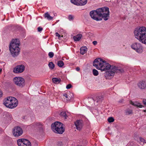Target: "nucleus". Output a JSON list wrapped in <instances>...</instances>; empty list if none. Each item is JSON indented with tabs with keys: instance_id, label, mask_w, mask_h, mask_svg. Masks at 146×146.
Returning <instances> with one entry per match:
<instances>
[{
	"instance_id": "nucleus-1",
	"label": "nucleus",
	"mask_w": 146,
	"mask_h": 146,
	"mask_svg": "<svg viewBox=\"0 0 146 146\" xmlns=\"http://www.w3.org/2000/svg\"><path fill=\"white\" fill-rule=\"evenodd\" d=\"M109 9L107 7H104L93 10L90 13L91 18L96 21H101L102 18L105 21L108 20L109 17Z\"/></svg>"
},
{
	"instance_id": "nucleus-2",
	"label": "nucleus",
	"mask_w": 146,
	"mask_h": 146,
	"mask_svg": "<svg viewBox=\"0 0 146 146\" xmlns=\"http://www.w3.org/2000/svg\"><path fill=\"white\" fill-rule=\"evenodd\" d=\"M134 33L135 38L139 42L146 44V27L139 26L135 28Z\"/></svg>"
},
{
	"instance_id": "nucleus-3",
	"label": "nucleus",
	"mask_w": 146,
	"mask_h": 146,
	"mask_svg": "<svg viewBox=\"0 0 146 146\" xmlns=\"http://www.w3.org/2000/svg\"><path fill=\"white\" fill-rule=\"evenodd\" d=\"M20 44L19 40L17 39H13L10 43L9 50L13 57H16L19 54L21 50Z\"/></svg>"
},
{
	"instance_id": "nucleus-4",
	"label": "nucleus",
	"mask_w": 146,
	"mask_h": 146,
	"mask_svg": "<svg viewBox=\"0 0 146 146\" xmlns=\"http://www.w3.org/2000/svg\"><path fill=\"white\" fill-rule=\"evenodd\" d=\"M96 68L100 70L101 71H104L110 69V70L106 72L105 76L108 77L109 76H113L115 73L114 66H111L110 64H93Z\"/></svg>"
},
{
	"instance_id": "nucleus-5",
	"label": "nucleus",
	"mask_w": 146,
	"mask_h": 146,
	"mask_svg": "<svg viewBox=\"0 0 146 146\" xmlns=\"http://www.w3.org/2000/svg\"><path fill=\"white\" fill-rule=\"evenodd\" d=\"M3 104L6 107L12 109L15 108L17 106L18 102L15 98L9 97L5 99Z\"/></svg>"
},
{
	"instance_id": "nucleus-6",
	"label": "nucleus",
	"mask_w": 146,
	"mask_h": 146,
	"mask_svg": "<svg viewBox=\"0 0 146 146\" xmlns=\"http://www.w3.org/2000/svg\"><path fill=\"white\" fill-rule=\"evenodd\" d=\"M51 127L52 131L56 133L61 134L64 131L62 123L59 122H55L52 123Z\"/></svg>"
},
{
	"instance_id": "nucleus-7",
	"label": "nucleus",
	"mask_w": 146,
	"mask_h": 146,
	"mask_svg": "<svg viewBox=\"0 0 146 146\" xmlns=\"http://www.w3.org/2000/svg\"><path fill=\"white\" fill-rule=\"evenodd\" d=\"M130 47L133 50L138 54H141L143 52V46L139 42H133L131 44Z\"/></svg>"
},
{
	"instance_id": "nucleus-8",
	"label": "nucleus",
	"mask_w": 146,
	"mask_h": 146,
	"mask_svg": "<svg viewBox=\"0 0 146 146\" xmlns=\"http://www.w3.org/2000/svg\"><path fill=\"white\" fill-rule=\"evenodd\" d=\"M14 83L21 88L24 86L25 84L24 79L21 77H15L13 79Z\"/></svg>"
},
{
	"instance_id": "nucleus-9",
	"label": "nucleus",
	"mask_w": 146,
	"mask_h": 146,
	"mask_svg": "<svg viewBox=\"0 0 146 146\" xmlns=\"http://www.w3.org/2000/svg\"><path fill=\"white\" fill-rule=\"evenodd\" d=\"M17 144L19 146H31L30 142L28 140L21 139H19L17 141Z\"/></svg>"
},
{
	"instance_id": "nucleus-10",
	"label": "nucleus",
	"mask_w": 146,
	"mask_h": 146,
	"mask_svg": "<svg viewBox=\"0 0 146 146\" xmlns=\"http://www.w3.org/2000/svg\"><path fill=\"white\" fill-rule=\"evenodd\" d=\"M22 128L19 127H15L13 129V134L15 137H18L21 135L23 133Z\"/></svg>"
},
{
	"instance_id": "nucleus-11",
	"label": "nucleus",
	"mask_w": 146,
	"mask_h": 146,
	"mask_svg": "<svg viewBox=\"0 0 146 146\" xmlns=\"http://www.w3.org/2000/svg\"><path fill=\"white\" fill-rule=\"evenodd\" d=\"M112 62L110 60H104L101 58H97L94 60L93 62V64L97 63V64H109Z\"/></svg>"
},
{
	"instance_id": "nucleus-12",
	"label": "nucleus",
	"mask_w": 146,
	"mask_h": 146,
	"mask_svg": "<svg viewBox=\"0 0 146 146\" xmlns=\"http://www.w3.org/2000/svg\"><path fill=\"white\" fill-rule=\"evenodd\" d=\"M70 1L72 3L77 6L84 5L87 2V0H71Z\"/></svg>"
},
{
	"instance_id": "nucleus-13",
	"label": "nucleus",
	"mask_w": 146,
	"mask_h": 146,
	"mask_svg": "<svg viewBox=\"0 0 146 146\" xmlns=\"http://www.w3.org/2000/svg\"><path fill=\"white\" fill-rule=\"evenodd\" d=\"M25 68V66L23 64L18 65L13 68V72L15 73H21L24 71Z\"/></svg>"
},
{
	"instance_id": "nucleus-14",
	"label": "nucleus",
	"mask_w": 146,
	"mask_h": 146,
	"mask_svg": "<svg viewBox=\"0 0 146 146\" xmlns=\"http://www.w3.org/2000/svg\"><path fill=\"white\" fill-rule=\"evenodd\" d=\"M74 124L76 129L80 131L83 127V122L81 120H78L75 122Z\"/></svg>"
},
{
	"instance_id": "nucleus-15",
	"label": "nucleus",
	"mask_w": 146,
	"mask_h": 146,
	"mask_svg": "<svg viewBox=\"0 0 146 146\" xmlns=\"http://www.w3.org/2000/svg\"><path fill=\"white\" fill-rule=\"evenodd\" d=\"M139 88L141 89H146V81H142L137 84Z\"/></svg>"
},
{
	"instance_id": "nucleus-16",
	"label": "nucleus",
	"mask_w": 146,
	"mask_h": 146,
	"mask_svg": "<svg viewBox=\"0 0 146 146\" xmlns=\"http://www.w3.org/2000/svg\"><path fill=\"white\" fill-rule=\"evenodd\" d=\"M129 103L132 105L139 108H142L144 106L141 105V104L138 101H135L133 102L131 100L129 101Z\"/></svg>"
},
{
	"instance_id": "nucleus-17",
	"label": "nucleus",
	"mask_w": 146,
	"mask_h": 146,
	"mask_svg": "<svg viewBox=\"0 0 146 146\" xmlns=\"http://www.w3.org/2000/svg\"><path fill=\"white\" fill-rule=\"evenodd\" d=\"M114 67L116 73H122L124 72V70L120 67H117L114 66Z\"/></svg>"
},
{
	"instance_id": "nucleus-18",
	"label": "nucleus",
	"mask_w": 146,
	"mask_h": 146,
	"mask_svg": "<svg viewBox=\"0 0 146 146\" xmlns=\"http://www.w3.org/2000/svg\"><path fill=\"white\" fill-rule=\"evenodd\" d=\"M82 36V34H79L73 36L74 40L75 41H78L80 40Z\"/></svg>"
},
{
	"instance_id": "nucleus-19",
	"label": "nucleus",
	"mask_w": 146,
	"mask_h": 146,
	"mask_svg": "<svg viewBox=\"0 0 146 146\" xmlns=\"http://www.w3.org/2000/svg\"><path fill=\"white\" fill-rule=\"evenodd\" d=\"M44 17L48 21L52 20L53 19V17L50 16L47 12L44 15Z\"/></svg>"
},
{
	"instance_id": "nucleus-20",
	"label": "nucleus",
	"mask_w": 146,
	"mask_h": 146,
	"mask_svg": "<svg viewBox=\"0 0 146 146\" xmlns=\"http://www.w3.org/2000/svg\"><path fill=\"white\" fill-rule=\"evenodd\" d=\"M87 48L85 46L81 47L80 49V53L82 55L84 54L87 51Z\"/></svg>"
},
{
	"instance_id": "nucleus-21",
	"label": "nucleus",
	"mask_w": 146,
	"mask_h": 146,
	"mask_svg": "<svg viewBox=\"0 0 146 146\" xmlns=\"http://www.w3.org/2000/svg\"><path fill=\"white\" fill-rule=\"evenodd\" d=\"M35 126L37 128H38L40 130L42 129L43 125L40 123H35Z\"/></svg>"
},
{
	"instance_id": "nucleus-22",
	"label": "nucleus",
	"mask_w": 146,
	"mask_h": 146,
	"mask_svg": "<svg viewBox=\"0 0 146 146\" xmlns=\"http://www.w3.org/2000/svg\"><path fill=\"white\" fill-rule=\"evenodd\" d=\"M52 80L53 82L54 83H59L60 82V79L56 78H53Z\"/></svg>"
},
{
	"instance_id": "nucleus-23",
	"label": "nucleus",
	"mask_w": 146,
	"mask_h": 146,
	"mask_svg": "<svg viewBox=\"0 0 146 146\" xmlns=\"http://www.w3.org/2000/svg\"><path fill=\"white\" fill-rule=\"evenodd\" d=\"M59 33L62 35V34L65 35L66 33V31L60 28L58 31Z\"/></svg>"
},
{
	"instance_id": "nucleus-24",
	"label": "nucleus",
	"mask_w": 146,
	"mask_h": 146,
	"mask_svg": "<svg viewBox=\"0 0 146 146\" xmlns=\"http://www.w3.org/2000/svg\"><path fill=\"white\" fill-rule=\"evenodd\" d=\"M126 114L127 115H129L133 113V111L132 110L128 109L126 111Z\"/></svg>"
},
{
	"instance_id": "nucleus-25",
	"label": "nucleus",
	"mask_w": 146,
	"mask_h": 146,
	"mask_svg": "<svg viewBox=\"0 0 146 146\" xmlns=\"http://www.w3.org/2000/svg\"><path fill=\"white\" fill-rule=\"evenodd\" d=\"M139 139L140 141V144L143 145L144 143H146V142L145 141V140L143 138L140 137L139 138Z\"/></svg>"
},
{
	"instance_id": "nucleus-26",
	"label": "nucleus",
	"mask_w": 146,
	"mask_h": 146,
	"mask_svg": "<svg viewBox=\"0 0 146 146\" xmlns=\"http://www.w3.org/2000/svg\"><path fill=\"white\" fill-rule=\"evenodd\" d=\"M102 96H98L97 97L96 101L97 102H101L102 101Z\"/></svg>"
},
{
	"instance_id": "nucleus-27",
	"label": "nucleus",
	"mask_w": 146,
	"mask_h": 146,
	"mask_svg": "<svg viewBox=\"0 0 146 146\" xmlns=\"http://www.w3.org/2000/svg\"><path fill=\"white\" fill-rule=\"evenodd\" d=\"M93 75L95 76H97L99 74L98 71L95 69H94L93 70Z\"/></svg>"
},
{
	"instance_id": "nucleus-28",
	"label": "nucleus",
	"mask_w": 146,
	"mask_h": 146,
	"mask_svg": "<svg viewBox=\"0 0 146 146\" xmlns=\"http://www.w3.org/2000/svg\"><path fill=\"white\" fill-rule=\"evenodd\" d=\"M60 115L63 117H64L65 119H66L67 116L66 115L65 112L63 111L60 113Z\"/></svg>"
},
{
	"instance_id": "nucleus-29",
	"label": "nucleus",
	"mask_w": 146,
	"mask_h": 146,
	"mask_svg": "<svg viewBox=\"0 0 146 146\" xmlns=\"http://www.w3.org/2000/svg\"><path fill=\"white\" fill-rule=\"evenodd\" d=\"M74 19V16L72 15H69L68 16V19L70 21L73 20Z\"/></svg>"
},
{
	"instance_id": "nucleus-30",
	"label": "nucleus",
	"mask_w": 146,
	"mask_h": 146,
	"mask_svg": "<svg viewBox=\"0 0 146 146\" xmlns=\"http://www.w3.org/2000/svg\"><path fill=\"white\" fill-rule=\"evenodd\" d=\"M114 119L113 117H110L108 119V121L109 123L112 122L114 121Z\"/></svg>"
},
{
	"instance_id": "nucleus-31",
	"label": "nucleus",
	"mask_w": 146,
	"mask_h": 146,
	"mask_svg": "<svg viewBox=\"0 0 146 146\" xmlns=\"http://www.w3.org/2000/svg\"><path fill=\"white\" fill-rule=\"evenodd\" d=\"M60 34L59 33H58L57 32H56L55 33V35L56 37H58V38L59 39H60L61 38V36Z\"/></svg>"
},
{
	"instance_id": "nucleus-32",
	"label": "nucleus",
	"mask_w": 146,
	"mask_h": 146,
	"mask_svg": "<svg viewBox=\"0 0 146 146\" xmlns=\"http://www.w3.org/2000/svg\"><path fill=\"white\" fill-rule=\"evenodd\" d=\"M48 56L50 58L53 57L54 56V54L52 52H50L48 54Z\"/></svg>"
},
{
	"instance_id": "nucleus-33",
	"label": "nucleus",
	"mask_w": 146,
	"mask_h": 146,
	"mask_svg": "<svg viewBox=\"0 0 146 146\" xmlns=\"http://www.w3.org/2000/svg\"><path fill=\"white\" fill-rule=\"evenodd\" d=\"M57 145L58 146H62L63 145V143L62 141H59L58 142Z\"/></svg>"
},
{
	"instance_id": "nucleus-34",
	"label": "nucleus",
	"mask_w": 146,
	"mask_h": 146,
	"mask_svg": "<svg viewBox=\"0 0 146 146\" xmlns=\"http://www.w3.org/2000/svg\"><path fill=\"white\" fill-rule=\"evenodd\" d=\"M49 68L51 69H53L54 67V64H48Z\"/></svg>"
},
{
	"instance_id": "nucleus-35",
	"label": "nucleus",
	"mask_w": 146,
	"mask_h": 146,
	"mask_svg": "<svg viewBox=\"0 0 146 146\" xmlns=\"http://www.w3.org/2000/svg\"><path fill=\"white\" fill-rule=\"evenodd\" d=\"M72 87V85L71 84H68L67 85V86H66V88L67 89H69L71 88Z\"/></svg>"
},
{
	"instance_id": "nucleus-36",
	"label": "nucleus",
	"mask_w": 146,
	"mask_h": 146,
	"mask_svg": "<svg viewBox=\"0 0 146 146\" xmlns=\"http://www.w3.org/2000/svg\"><path fill=\"white\" fill-rule=\"evenodd\" d=\"M63 96H64L66 98H67V100H69V98H68L67 94L66 93L64 94H63Z\"/></svg>"
},
{
	"instance_id": "nucleus-37",
	"label": "nucleus",
	"mask_w": 146,
	"mask_h": 146,
	"mask_svg": "<svg viewBox=\"0 0 146 146\" xmlns=\"http://www.w3.org/2000/svg\"><path fill=\"white\" fill-rule=\"evenodd\" d=\"M42 30V28L40 27H38V32H41Z\"/></svg>"
},
{
	"instance_id": "nucleus-38",
	"label": "nucleus",
	"mask_w": 146,
	"mask_h": 146,
	"mask_svg": "<svg viewBox=\"0 0 146 146\" xmlns=\"http://www.w3.org/2000/svg\"><path fill=\"white\" fill-rule=\"evenodd\" d=\"M57 64H64V63L62 61L60 60L58 62Z\"/></svg>"
},
{
	"instance_id": "nucleus-39",
	"label": "nucleus",
	"mask_w": 146,
	"mask_h": 146,
	"mask_svg": "<svg viewBox=\"0 0 146 146\" xmlns=\"http://www.w3.org/2000/svg\"><path fill=\"white\" fill-rule=\"evenodd\" d=\"M92 43L94 45H96L97 44V42L96 41H94L92 42Z\"/></svg>"
},
{
	"instance_id": "nucleus-40",
	"label": "nucleus",
	"mask_w": 146,
	"mask_h": 146,
	"mask_svg": "<svg viewBox=\"0 0 146 146\" xmlns=\"http://www.w3.org/2000/svg\"><path fill=\"white\" fill-rule=\"evenodd\" d=\"M3 93L2 91L0 90V98L2 97Z\"/></svg>"
},
{
	"instance_id": "nucleus-41",
	"label": "nucleus",
	"mask_w": 146,
	"mask_h": 146,
	"mask_svg": "<svg viewBox=\"0 0 146 146\" xmlns=\"http://www.w3.org/2000/svg\"><path fill=\"white\" fill-rule=\"evenodd\" d=\"M64 64H58V66L60 67H62Z\"/></svg>"
},
{
	"instance_id": "nucleus-42",
	"label": "nucleus",
	"mask_w": 146,
	"mask_h": 146,
	"mask_svg": "<svg viewBox=\"0 0 146 146\" xmlns=\"http://www.w3.org/2000/svg\"><path fill=\"white\" fill-rule=\"evenodd\" d=\"M76 70L77 71H79L80 70V68L78 67H77L76 68Z\"/></svg>"
},
{
	"instance_id": "nucleus-43",
	"label": "nucleus",
	"mask_w": 146,
	"mask_h": 146,
	"mask_svg": "<svg viewBox=\"0 0 146 146\" xmlns=\"http://www.w3.org/2000/svg\"><path fill=\"white\" fill-rule=\"evenodd\" d=\"M123 100H122L120 101H119V102L120 103L122 102H123Z\"/></svg>"
},
{
	"instance_id": "nucleus-44",
	"label": "nucleus",
	"mask_w": 146,
	"mask_h": 146,
	"mask_svg": "<svg viewBox=\"0 0 146 146\" xmlns=\"http://www.w3.org/2000/svg\"><path fill=\"white\" fill-rule=\"evenodd\" d=\"M63 34H62V35H61V37H63Z\"/></svg>"
},
{
	"instance_id": "nucleus-45",
	"label": "nucleus",
	"mask_w": 146,
	"mask_h": 146,
	"mask_svg": "<svg viewBox=\"0 0 146 146\" xmlns=\"http://www.w3.org/2000/svg\"><path fill=\"white\" fill-rule=\"evenodd\" d=\"M49 64H52V62H50L49 63Z\"/></svg>"
},
{
	"instance_id": "nucleus-46",
	"label": "nucleus",
	"mask_w": 146,
	"mask_h": 146,
	"mask_svg": "<svg viewBox=\"0 0 146 146\" xmlns=\"http://www.w3.org/2000/svg\"><path fill=\"white\" fill-rule=\"evenodd\" d=\"M1 71H2V69H1L0 68V72Z\"/></svg>"
},
{
	"instance_id": "nucleus-47",
	"label": "nucleus",
	"mask_w": 146,
	"mask_h": 146,
	"mask_svg": "<svg viewBox=\"0 0 146 146\" xmlns=\"http://www.w3.org/2000/svg\"><path fill=\"white\" fill-rule=\"evenodd\" d=\"M56 14V13H54V16H56V15H55Z\"/></svg>"
},
{
	"instance_id": "nucleus-48",
	"label": "nucleus",
	"mask_w": 146,
	"mask_h": 146,
	"mask_svg": "<svg viewBox=\"0 0 146 146\" xmlns=\"http://www.w3.org/2000/svg\"><path fill=\"white\" fill-rule=\"evenodd\" d=\"M21 64H24V63L23 62H21Z\"/></svg>"
},
{
	"instance_id": "nucleus-49",
	"label": "nucleus",
	"mask_w": 146,
	"mask_h": 146,
	"mask_svg": "<svg viewBox=\"0 0 146 146\" xmlns=\"http://www.w3.org/2000/svg\"><path fill=\"white\" fill-rule=\"evenodd\" d=\"M143 111L144 112H145L146 111V110H144Z\"/></svg>"
},
{
	"instance_id": "nucleus-50",
	"label": "nucleus",
	"mask_w": 146,
	"mask_h": 146,
	"mask_svg": "<svg viewBox=\"0 0 146 146\" xmlns=\"http://www.w3.org/2000/svg\"><path fill=\"white\" fill-rule=\"evenodd\" d=\"M3 63V62H0V63Z\"/></svg>"
}]
</instances>
